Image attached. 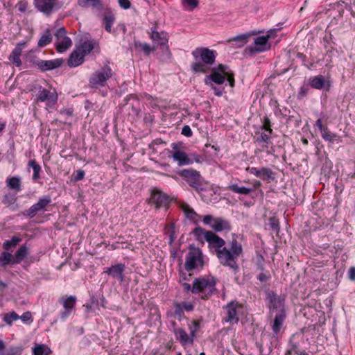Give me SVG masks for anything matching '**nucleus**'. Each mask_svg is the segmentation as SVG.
<instances>
[{"label":"nucleus","instance_id":"45","mask_svg":"<svg viewBox=\"0 0 355 355\" xmlns=\"http://www.w3.org/2000/svg\"><path fill=\"white\" fill-rule=\"evenodd\" d=\"M19 318V316L15 312L12 311L6 313L3 317V320L8 324H11L13 321H15Z\"/></svg>","mask_w":355,"mask_h":355},{"label":"nucleus","instance_id":"51","mask_svg":"<svg viewBox=\"0 0 355 355\" xmlns=\"http://www.w3.org/2000/svg\"><path fill=\"white\" fill-rule=\"evenodd\" d=\"M257 267L260 271L264 270V259L261 255H259L257 259Z\"/></svg>","mask_w":355,"mask_h":355},{"label":"nucleus","instance_id":"5","mask_svg":"<svg viewBox=\"0 0 355 355\" xmlns=\"http://www.w3.org/2000/svg\"><path fill=\"white\" fill-rule=\"evenodd\" d=\"M179 175L196 191L202 189V178L197 171L189 168L182 170Z\"/></svg>","mask_w":355,"mask_h":355},{"label":"nucleus","instance_id":"23","mask_svg":"<svg viewBox=\"0 0 355 355\" xmlns=\"http://www.w3.org/2000/svg\"><path fill=\"white\" fill-rule=\"evenodd\" d=\"M250 171V173L252 174H254L257 178H261L263 180L265 179H272V171L269 168H265L263 167L261 169H258L255 167H252L250 168H248Z\"/></svg>","mask_w":355,"mask_h":355},{"label":"nucleus","instance_id":"9","mask_svg":"<svg viewBox=\"0 0 355 355\" xmlns=\"http://www.w3.org/2000/svg\"><path fill=\"white\" fill-rule=\"evenodd\" d=\"M242 308V305L237 302L228 303L225 307L226 316L223 318V322L236 324L239 320V314Z\"/></svg>","mask_w":355,"mask_h":355},{"label":"nucleus","instance_id":"24","mask_svg":"<svg viewBox=\"0 0 355 355\" xmlns=\"http://www.w3.org/2000/svg\"><path fill=\"white\" fill-rule=\"evenodd\" d=\"M211 228L216 232H221L223 230H230L231 226L228 220L221 218H216L214 223H211Z\"/></svg>","mask_w":355,"mask_h":355},{"label":"nucleus","instance_id":"22","mask_svg":"<svg viewBox=\"0 0 355 355\" xmlns=\"http://www.w3.org/2000/svg\"><path fill=\"white\" fill-rule=\"evenodd\" d=\"M286 318V313L284 309L280 310L275 315L273 323L272 324V329L275 334H277Z\"/></svg>","mask_w":355,"mask_h":355},{"label":"nucleus","instance_id":"7","mask_svg":"<svg viewBox=\"0 0 355 355\" xmlns=\"http://www.w3.org/2000/svg\"><path fill=\"white\" fill-rule=\"evenodd\" d=\"M216 254L222 265L230 267L234 271L238 270L239 266L236 261L238 257L234 254H232V252L226 247H223L220 250H217Z\"/></svg>","mask_w":355,"mask_h":355},{"label":"nucleus","instance_id":"40","mask_svg":"<svg viewBox=\"0 0 355 355\" xmlns=\"http://www.w3.org/2000/svg\"><path fill=\"white\" fill-rule=\"evenodd\" d=\"M21 239L18 237L13 236L11 240L6 241L3 244V248L6 250H10L12 248L15 247Z\"/></svg>","mask_w":355,"mask_h":355},{"label":"nucleus","instance_id":"61","mask_svg":"<svg viewBox=\"0 0 355 355\" xmlns=\"http://www.w3.org/2000/svg\"><path fill=\"white\" fill-rule=\"evenodd\" d=\"M315 125L320 129V132L322 131L324 128H326L327 127L322 124V121L321 119H318L316 121Z\"/></svg>","mask_w":355,"mask_h":355},{"label":"nucleus","instance_id":"64","mask_svg":"<svg viewBox=\"0 0 355 355\" xmlns=\"http://www.w3.org/2000/svg\"><path fill=\"white\" fill-rule=\"evenodd\" d=\"M183 313L184 312L182 309L181 306L180 304H178L175 307V314L180 317Z\"/></svg>","mask_w":355,"mask_h":355},{"label":"nucleus","instance_id":"8","mask_svg":"<svg viewBox=\"0 0 355 355\" xmlns=\"http://www.w3.org/2000/svg\"><path fill=\"white\" fill-rule=\"evenodd\" d=\"M53 35L55 37V46L58 52L63 53L72 46V41L67 35V31L64 27L57 29Z\"/></svg>","mask_w":355,"mask_h":355},{"label":"nucleus","instance_id":"29","mask_svg":"<svg viewBox=\"0 0 355 355\" xmlns=\"http://www.w3.org/2000/svg\"><path fill=\"white\" fill-rule=\"evenodd\" d=\"M44 207V199H40L39 202L33 205L29 209L26 210L24 215L30 217H33L37 212Z\"/></svg>","mask_w":355,"mask_h":355},{"label":"nucleus","instance_id":"54","mask_svg":"<svg viewBox=\"0 0 355 355\" xmlns=\"http://www.w3.org/2000/svg\"><path fill=\"white\" fill-rule=\"evenodd\" d=\"M119 4L123 9H128L131 6V3L129 0H119Z\"/></svg>","mask_w":355,"mask_h":355},{"label":"nucleus","instance_id":"32","mask_svg":"<svg viewBox=\"0 0 355 355\" xmlns=\"http://www.w3.org/2000/svg\"><path fill=\"white\" fill-rule=\"evenodd\" d=\"M229 250L230 251L232 252V254H234L237 257L241 255L243 252L241 244L239 243L236 239H232V241H231L230 248Z\"/></svg>","mask_w":355,"mask_h":355},{"label":"nucleus","instance_id":"38","mask_svg":"<svg viewBox=\"0 0 355 355\" xmlns=\"http://www.w3.org/2000/svg\"><path fill=\"white\" fill-rule=\"evenodd\" d=\"M60 5L58 0H46V14H50L53 10L58 9Z\"/></svg>","mask_w":355,"mask_h":355},{"label":"nucleus","instance_id":"44","mask_svg":"<svg viewBox=\"0 0 355 355\" xmlns=\"http://www.w3.org/2000/svg\"><path fill=\"white\" fill-rule=\"evenodd\" d=\"M249 35L243 34L241 35H238L232 39L228 40L229 42H239V46H243L248 41Z\"/></svg>","mask_w":355,"mask_h":355},{"label":"nucleus","instance_id":"49","mask_svg":"<svg viewBox=\"0 0 355 355\" xmlns=\"http://www.w3.org/2000/svg\"><path fill=\"white\" fill-rule=\"evenodd\" d=\"M261 272L257 276V279L261 282H266L270 278V275L268 272H263V271H261Z\"/></svg>","mask_w":355,"mask_h":355},{"label":"nucleus","instance_id":"42","mask_svg":"<svg viewBox=\"0 0 355 355\" xmlns=\"http://www.w3.org/2000/svg\"><path fill=\"white\" fill-rule=\"evenodd\" d=\"M28 166L32 168L33 170V178L34 180L38 179L40 171L41 170L40 165H38L35 160H31L28 163Z\"/></svg>","mask_w":355,"mask_h":355},{"label":"nucleus","instance_id":"4","mask_svg":"<svg viewBox=\"0 0 355 355\" xmlns=\"http://www.w3.org/2000/svg\"><path fill=\"white\" fill-rule=\"evenodd\" d=\"M112 76V70L109 66H105L92 74L89 85L93 88L104 87L107 80Z\"/></svg>","mask_w":355,"mask_h":355},{"label":"nucleus","instance_id":"28","mask_svg":"<svg viewBox=\"0 0 355 355\" xmlns=\"http://www.w3.org/2000/svg\"><path fill=\"white\" fill-rule=\"evenodd\" d=\"M6 184L10 189L18 192L21 190V181L17 177L8 178L6 180Z\"/></svg>","mask_w":355,"mask_h":355},{"label":"nucleus","instance_id":"27","mask_svg":"<svg viewBox=\"0 0 355 355\" xmlns=\"http://www.w3.org/2000/svg\"><path fill=\"white\" fill-rule=\"evenodd\" d=\"M78 3L83 8L92 6V8H96L99 10L103 9V3L101 0H78Z\"/></svg>","mask_w":355,"mask_h":355},{"label":"nucleus","instance_id":"18","mask_svg":"<svg viewBox=\"0 0 355 355\" xmlns=\"http://www.w3.org/2000/svg\"><path fill=\"white\" fill-rule=\"evenodd\" d=\"M84 55L80 50L76 49L73 50L68 60V65L71 67H76L80 65L84 61Z\"/></svg>","mask_w":355,"mask_h":355},{"label":"nucleus","instance_id":"31","mask_svg":"<svg viewBox=\"0 0 355 355\" xmlns=\"http://www.w3.org/2000/svg\"><path fill=\"white\" fill-rule=\"evenodd\" d=\"M322 137L327 141L334 143L339 140V137L334 133L331 132L327 127L321 131Z\"/></svg>","mask_w":355,"mask_h":355},{"label":"nucleus","instance_id":"59","mask_svg":"<svg viewBox=\"0 0 355 355\" xmlns=\"http://www.w3.org/2000/svg\"><path fill=\"white\" fill-rule=\"evenodd\" d=\"M228 67L222 64H219L216 68V69L221 72L223 74L225 75V73H227V69Z\"/></svg>","mask_w":355,"mask_h":355},{"label":"nucleus","instance_id":"58","mask_svg":"<svg viewBox=\"0 0 355 355\" xmlns=\"http://www.w3.org/2000/svg\"><path fill=\"white\" fill-rule=\"evenodd\" d=\"M19 318L24 322H27L31 319V313L30 312L24 313Z\"/></svg>","mask_w":355,"mask_h":355},{"label":"nucleus","instance_id":"48","mask_svg":"<svg viewBox=\"0 0 355 355\" xmlns=\"http://www.w3.org/2000/svg\"><path fill=\"white\" fill-rule=\"evenodd\" d=\"M227 78L229 85L231 87H234L235 85L234 74L232 72H227L225 75V78Z\"/></svg>","mask_w":355,"mask_h":355},{"label":"nucleus","instance_id":"63","mask_svg":"<svg viewBox=\"0 0 355 355\" xmlns=\"http://www.w3.org/2000/svg\"><path fill=\"white\" fill-rule=\"evenodd\" d=\"M53 37L52 34L49 30L46 31V44H49L52 42Z\"/></svg>","mask_w":355,"mask_h":355},{"label":"nucleus","instance_id":"47","mask_svg":"<svg viewBox=\"0 0 355 355\" xmlns=\"http://www.w3.org/2000/svg\"><path fill=\"white\" fill-rule=\"evenodd\" d=\"M16 201V198L12 195H5L3 198V203L10 206L13 205Z\"/></svg>","mask_w":355,"mask_h":355},{"label":"nucleus","instance_id":"17","mask_svg":"<svg viewBox=\"0 0 355 355\" xmlns=\"http://www.w3.org/2000/svg\"><path fill=\"white\" fill-rule=\"evenodd\" d=\"M26 42L18 43L9 56L10 61L12 62L16 67H20L21 65L20 55L22 53L23 49L26 46Z\"/></svg>","mask_w":355,"mask_h":355},{"label":"nucleus","instance_id":"33","mask_svg":"<svg viewBox=\"0 0 355 355\" xmlns=\"http://www.w3.org/2000/svg\"><path fill=\"white\" fill-rule=\"evenodd\" d=\"M271 134L268 132H262L259 137L255 139V141L261 144L263 147L268 148V142L270 139Z\"/></svg>","mask_w":355,"mask_h":355},{"label":"nucleus","instance_id":"34","mask_svg":"<svg viewBox=\"0 0 355 355\" xmlns=\"http://www.w3.org/2000/svg\"><path fill=\"white\" fill-rule=\"evenodd\" d=\"M324 85V79L322 76L319 75L314 77L310 82L311 87L317 89H320Z\"/></svg>","mask_w":355,"mask_h":355},{"label":"nucleus","instance_id":"25","mask_svg":"<svg viewBox=\"0 0 355 355\" xmlns=\"http://www.w3.org/2000/svg\"><path fill=\"white\" fill-rule=\"evenodd\" d=\"M40 53V51H39L32 50L29 51L28 53L26 55V58L29 62L38 65L39 68L43 71H44V62L40 60V58L38 55V54Z\"/></svg>","mask_w":355,"mask_h":355},{"label":"nucleus","instance_id":"13","mask_svg":"<svg viewBox=\"0 0 355 355\" xmlns=\"http://www.w3.org/2000/svg\"><path fill=\"white\" fill-rule=\"evenodd\" d=\"M196 330L191 331V338L189 337V334L182 328H175L174 334L175 338L180 341L182 345L184 346L187 344L193 345V337L195 336Z\"/></svg>","mask_w":355,"mask_h":355},{"label":"nucleus","instance_id":"3","mask_svg":"<svg viewBox=\"0 0 355 355\" xmlns=\"http://www.w3.org/2000/svg\"><path fill=\"white\" fill-rule=\"evenodd\" d=\"M204 265L202 251L194 245H190L185 257L184 268L187 271L202 269Z\"/></svg>","mask_w":355,"mask_h":355},{"label":"nucleus","instance_id":"20","mask_svg":"<svg viewBox=\"0 0 355 355\" xmlns=\"http://www.w3.org/2000/svg\"><path fill=\"white\" fill-rule=\"evenodd\" d=\"M180 207L188 219L195 223H198L200 216H199L188 204L182 202Z\"/></svg>","mask_w":355,"mask_h":355},{"label":"nucleus","instance_id":"30","mask_svg":"<svg viewBox=\"0 0 355 355\" xmlns=\"http://www.w3.org/2000/svg\"><path fill=\"white\" fill-rule=\"evenodd\" d=\"M28 254V249L26 246H21L14 255L13 263H20Z\"/></svg>","mask_w":355,"mask_h":355},{"label":"nucleus","instance_id":"11","mask_svg":"<svg viewBox=\"0 0 355 355\" xmlns=\"http://www.w3.org/2000/svg\"><path fill=\"white\" fill-rule=\"evenodd\" d=\"M272 31H270L266 35L254 38L255 46L252 49L253 52L260 53L270 49V46L268 44V42L272 37Z\"/></svg>","mask_w":355,"mask_h":355},{"label":"nucleus","instance_id":"52","mask_svg":"<svg viewBox=\"0 0 355 355\" xmlns=\"http://www.w3.org/2000/svg\"><path fill=\"white\" fill-rule=\"evenodd\" d=\"M44 347L43 345H37L33 348V355H43Z\"/></svg>","mask_w":355,"mask_h":355},{"label":"nucleus","instance_id":"36","mask_svg":"<svg viewBox=\"0 0 355 355\" xmlns=\"http://www.w3.org/2000/svg\"><path fill=\"white\" fill-rule=\"evenodd\" d=\"M77 49L80 50L82 54L85 56L94 49V44L92 41H86L81 44V45L77 48Z\"/></svg>","mask_w":355,"mask_h":355},{"label":"nucleus","instance_id":"1","mask_svg":"<svg viewBox=\"0 0 355 355\" xmlns=\"http://www.w3.org/2000/svg\"><path fill=\"white\" fill-rule=\"evenodd\" d=\"M192 55L196 60L191 65V69L195 73H206L209 70L210 65H212L216 60V53L208 48H197L192 52Z\"/></svg>","mask_w":355,"mask_h":355},{"label":"nucleus","instance_id":"53","mask_svg":"<svg viewBox=\"0 0 355 355\" xmlns=\"http://www.w3.org/2000/svg\"><path fill=\"white\" fill-rule=\"evenodd\" d=\"M270 225L272 230L275 231H278L279 229V224L277 220H276L275 218H271L270 219Z\"/></svg>","mask_w":355,"mask_h":355},{"label":"nucleus","instance_id":"35","mask_svg":"<svg viewBox=\"0 0 355 355\" xmlns=\"http://www.w3.org/2000/svg\"><path fill=\"white\" fill-rule=\"evenodd\" d=\"M208 78L211 80L214 83L221 85L225 81V75L221 74L220 72L214 70Z\"/></svg>","mask_w":355,"mask_h":355},{"label":"nucleus","instance_id":"19","mask_svg":"<svg viewBox=\"0 0 355 355\" xmlns=\"http://www.w3.org/2000/svg\"><path fill=\"white\" fill-rule=\"evenodd\" d=\"M125 270V265L119 263L107 268L105 272L112 276L114 278H117L121 282L123 280V271Z\"/></svg>","mask_w":355,"mask_h":355},{"label":"nucleus","instance_id":"60","mask_svg":"<svg viewBox=\"0 0 355 355\" xmlns=\"http://www.w3.org/2000/svg\"><path fill=\"white\" fill-rule=\"evenodd\" d=\"M349 274V278L354 281L355 280V267H351L348 272Z\"/></svg>","mask_w":355,"mask_h":355},{"label":"nucleus","instance_id":"15","mask_svg":"<svg viewBox=\"0 0 355 355\" xmlns=\"http://www.w3.org/2000/svg\"><path fill=\"white\" fill-rule=\"evenodd\" d=\"M60 302L64 309V311L61 314L62 318L64 319L69 315L73 309L75 307L76 297L74 296H69L67 298L60 299Z\"/></svg>","mask_w":355,"mask_h":355},{"label":"nucleus","instance_id":"39","mask_svg":"<svg viewBox=\"0 0 355 355\" xmlns=\"http://www.w3.org/2000/svg\"><path fill=\"white\" fill-rule=\"evenodd\" d=\"M229 189L235 193L244 194V195H248L251 191H253V189H252L250 188H246L244 187H239L236 184H232V185L230 186Z\"/></svg>","mask_w":355,"mask_h":355},{"label":"nucleus","instance_id":"12","mask_svg":"<svg viewBox=\"0 0 355 355\" xmlns=\"http://www.w3.org/2000/svg\"><path fill=\"white\" fill-rule=\"evenodd\" d=\"M150 38L154 43L153 46H155L156 48L158 46H161L165 47L166 49H168L167 45L168 41V34L165 32H158L155 30H152L150 33Z\"/></svg>","mask_w":355,"mask_h":355},{"label":"nucleus","instance_id":"41","mask_svg":"<svg viewBox=\"0 0 355 355\" xmlns=\"http://www.w3.org/2000/svg\"><path fill=\"white\" fill-rule=\"evenodd\" d=\"M62 59H55L53 60H46V70L53 69L59 67L62 64Z\"/></svg>","mask_w":355,"mask_h":355},{"label":"nucleus","instance_id":"62","mask_svg":"<svg viewBox=\"0 0 355 355\" xmlns=\"http://www.w3.org/2000/svg\"><path fill=\"white\" fill-rule=\"evenodd\" d=\"M20 354L21 349L18 348H11L8 352V355H19Z\"/></svg>","mask_w":355,"mask_h":355},{"label":"nucleus","instance_id":"50","mask_svg":"<svg viewBox=\"0 0 355 355\" xmlns=\"http://www.w3.org/2000/svg\"><path fill=\"white\" fill-rule=\"evenodd\" d=\"M85 177V171L83 170H78L73 174V178L75 181L82 180Z\"/></svg>","mask_w":355,"mask_h":355},{"label":"nucleus","instance_id":"21","mask_svg":"<svg viewBox=\"0 0 355 355\" xmlns=\"http://www.w3.org/2000/svg\"><path fill=\"white\" fill-rule=\"evenodd\" d=\"M115 21V16L110 8H107L103 14V25L105 31L112 33V26Z\"/></svg>","mask_w":355,"mask_h":355},{"label":"nucleus","instance_id":"10","mask_svg":"<svg viewBox=\"0 0 355 355\" xmlns=\"http://www.w3.org/2000/svg\"><path fill=\"white\" fill-rule=\"evenodd\" d=\"M170 202L169 197L157 189H153L149 200V204L154 205L156 209L166 207Z\"/></svg>","mask_w":355,"mask_h":355},{"label":"nucleus","instance_id":"2","mask_svg":"<svg viewBox=\"0 0 355 355\" xmlns=\"http://www.w3.org/2000/svg\"><path fill=\"white\" fill-rule=\"evenodd\" d=\"M216 280L214 277L208 276L195 279L191 288L192 293L199 294L203 300H207L216 291Z\"/></svg>","mask_w":355,"mask_h":355},{"label":"nucleus","instance_id":"26","mask_svg":"<svg viewBox=\"0 0 355 355\" xmlns=\"http://www.w3.org/2000/svg\"><path fill=\"white\" fill-rule=\"evenodd\" d=\"M173 158L179 162V165H186L191 163L186 153L181 150H175L172 155Z\"/></svg>","mask_w":355,"mask_h":355},{"label":"nucleus","instance_id":"46","mask_svg":"<svg viewBox=\"0 0 355 355\" xmlns=\"http://www.w3.org/2000/svg\"><path fill=\"white\" fill-rule=\"evenodd\" d=\"M261 128V130H264L265 132L272 135V129L271 128V122L268 116H264Z\"/></svg>","mask_w":355,"mask_h":355},{"label":"nucleus","instance_id":"56","mask_svg":"<svg viewBox=\"0 0 355 355\" xmlns=\"http://www.w3.org/2000/svg\"><path fill=\"white\" fill-rule=\"evenodd\" d=\"M182 134L186 137H191L192 135V130L189 125H184L182 128Z\"/></svg>","mask_w":355,"mask_h":355},{"label":"nucleus","instance_id":"6","mask_svg":"<svg viewBox=\"0 0 355 355\" xmlns=\"http://www.w3.org/2000/svg\"><path fill=\"white\" fill-rule=\"evenodd\" d=\"M194 233L196 235L203 234L209 246L214 249L215 253H216L217 250H220L225 247V241L213 232L205 231L201 227H196L194 230Z\"/></svg>","mask_w":355,"mask_h":355},{"label":"nucleus","instance_id":"16","mask_svg":"<svg viewBox=\"0 0 355 355\" xmlns=\"http://www.w3.org/2000/svg\"><path fill=\"white\" fill-rule=\"evenodd\" d=\"M46 109L54 107L58 101V93L55 88L46 84Z\"/></svg>","mask_w":355,"mask_h":355},{"label":"nucleus","instance_id":"55","mask_svg":"<svg viewBox=\"0 0 355 355\" xmlns=\"http://www.w3.org/2000/svg\"><path fill=\"white\" fill-rule=\"evenodd\" d=\"M35 5L41 12H44V0H35Z\"/></svg>","mask_w":355,"mask_h":355},{"label":"nucleus","instance_id":"43","mask_svg":"<svg viewBox=\"0 0 355 355\" xmlns=\"http://www.w3.org/2000/svg\"><path fill=\"white\" fill-rule=\"evenodd\" d=\"M135 46L140 48V49L142 50L146 55H149L150 52L154 51L156 49L155 46H150L148 44L146 43H136Z\"/></svg>","mask_w":355,"mask_h":355},{"label":"nucleus","instance_id":"14","mask_svg":"<svg viewBox=\"0 0 355 355\" xmlns=\"http://www.w3.org/2000/svg\"><path fill=\"white\" fill-rule=\"evenodd\" d=\"M267 299L269 301L270 309H284V298L282 296L277 295L273 291H268L266 293Z\"/></svg>","mask_w":355,"mask_h":355},{"label":"nucleus","instance_id":"57","mask_svg":"<svg viewBox=\"0 0 355 355\" xmlns=\"http://www.w3.org/2000/svg\"><path fill=\"white\" fill-rule=\"evenodd\" d=\"M214 218L211 215H206L203 218V223L206 225H210L211 226V223H214Z\"/></svg>","mask_w":355,"mask_h":355},{"label":"nucleus","instance_id":"37","mask_svg":"<svg viewBox=\"0 0 355 355\" xmlns=\"http://www.w3.org/2000/svg\"><path fill=\"white\" fill-rule=\"evenodd\" d=\"M13 259L14 256H12L10 253L3 252L0 256V263L3 266L8 264H16V263H13Z\"/></svg>","mask_w":355,"mask_h":355}]
</instances>
